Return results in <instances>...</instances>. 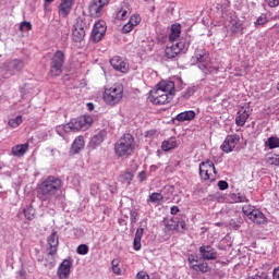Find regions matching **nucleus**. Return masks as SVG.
Here are the masks:
<instances>
[{
	"mask_svg": "<svg viewBox=\"0 0 279 279\" xmlns=\"http://www.w3.org/2000/svg\"><path fill=\"white\" fill-rule=\"evenodd\" d=\"M169 94V92L165 90V89H156V92L151 95V99H156V97H162L165 95Z\"/></svg>",
	"mask_w": 279,
	"mask_h": 279,
	"instance_id": "49530a36",
	"label": "nucleus"
},
{
	"mask_svg": "<svg viewBox=\"0 0 279 279\" xmlns=\"http://www.w3.org/2000/svg\"><path fill=\"white\" fill-rule=\"evenodd\" d=\"M229 197L230 199H232V202H234L235 204H239V194L231 193Z\"/></svg>",
	"mask_w": 279,
	"mask_h": 279,
	"instance_id": "052dcab7",
	"label": "nucleus"
},
{
	"mask_svg": "<svg viewBox=\"0 0 279 279\" xmlns=\"http://www.w3.org/2000/svg\"><path fill=\"white\" fill-rule=\"evenodd\" d=\"M64 52L62 50H58L51 58L50 61V75L51 77H60L62 75V71L64 69Z\"/></svg>",
	"mask_w": 279,
	"mask_h": 279,
	"instance_id": "39448f33",
	"label": "nucleus"
},
{
	"mask_svg": "<svg viewBox=\"0 0 279 279\" xmlns=\"http://www.w3.org/2000/svg\"><path fill=\"white\" fill-rule=\"evenodd\" d=\"M196 60L201 64L206 63L210 60V54L206 52V50H203L202 52L196 54Z\"/></svg>",
	"mask_w": 279,
	"mask_h": 279,
	"instance_id": "2f4dec72",
	"label": "nucleus"
},
{
	"mask_svg": "<svg viewBox=\"0 0 279 279\" xmlns=\"http://www.w3.org/2000/svg\"><path fill=\"white\" fill-rule=\"evenodd\" d=\"M165 197L160 193H153L147 198V204H158L159 202H162Z\"/></svg>",
	"mask_w": 279,
	"mask_h": 279,
	"instance_id": "7c9ffc66",
	"label": "nucleus"
},
{
	"mask_svg": "<svg viewBox=\"0 0 279 279\" xmlns=\"http://www.w3.org/2000/svg\"><path fill=\"white\" fill-rule=\"evenodd\" d=\"M267 145L270 149H277L279 147V138L271 136L267 140Z\"/></svg>",
	"mask_w": 279,
	"mask_h": 279,
	"instance_id": "f704fd0d",
	"label": "nucleus"
},
{
	"mask_svg": "<svg viewBox=\"0 0 279 279\" xmlns=\"http://www.w3.org/2000/svg\"><path fill=\"white\" fill-rule=\"evenodd\" d=\"M219 69L214 68V66H207V69L203 70L204 75H210L211 73H217Z\"/></svg>",
	"mask_w": 279,
	"mask_h": 279,
	"instance_id": "3c124183",
	"label": "nucleus"
},
{
	"mask_svg": "<svg viewBox=\"0 0 279 279\" xmlns=\"http://www.w3.org/2000/svg\"><path fill=\"white\" fill-rule=\"evenodd\" d=\"M62 181L60 178L54 175L47 177L41 183L37 186V197L40 202H51L58 191L62 190Z\"/></svg>",
	"mask_w": 279,
	"mask_h": 279,
	"instance_id": "f257e3e1",
	"label": "nucleus"
},
{
	"mask_svg": "<svg viewBox=\"0 0 279 279\" xmlns=\"http://www.w3.org/2000/svg\"><path fill=\"white\" fill-rule=\"evenodd\" d=\"M112 271L117 274V276H121V268H119V266H113Z\"/></svg>",
	"mask_w": 279,
	"mask_h": 279,
	"instance_id": "0e129e2a",
	"label": "nucleus"
},
{
	"mask_svg": "<svg viewBox=\"0 0 279 279\" xmlns=\"http://www.w3.org/2000/svg\"><path fill=\"white\" fill-rule=\"evenodd\" d=\"M247 119H250V113H247V110L242 108L238 111V114L235 117V124L238 125V128H243Z\"/></svg>",
	"mask_w": 279,
	"mask_h": 279,
	"instance_id": "412c9836",
	"label": "nucleus"
},
{
	"mask_svg": "<svg viewBox=\"0 0 279 279\" xmlns=\"http://www.w3.org/2000/svg\"><path fill=\"white\" fill-rule=\"evenodd\" d=\"M134 147V136L126 133L114 144V151L120 158H122L123 156H132Z\"/></svg>",
	"mask_w": 279,
	"mask_h": 279,
	"instance_id": "7ed1b4c3",
	"label": "nucleus"
},
{
	"mask_svg": "<svg viewBox=\"0 0 279 279\" xmlns=\"http://www.w3.org/2000/svg\"><path fill=\"white\" fill-rule=\"evenodd\" d=\"M254 210H256V207L252 206V205H244L242 207V213L244 215H246V217H251L252 216V213H254Z\"/></svg>",
	"mask_w": 279,
	"mask_h": 279,
	"instance_id": "4c0bfd02",
	"label": "nucleus"
},
{
	"mask_svg": "<svg viewBox=\"0 0 279 279\" xmlns=\"http://www.w3.org/2000/svg\"><path fill=\"white\" fill-rule=\"evenodd\" d=\"M32 31V22H22L20 24V32H29Z\"/></svg>",
	"mask_w": 279,
	"mask_h": 279,
	"instance_id": "37998d69",
	"label": "nucleus"
},
{
	"mask_svg": "<svg viewBox=\"0 0 279 279\" xmlns=\"http://www.w3.org/2000/svg\"><path fill=\"white\" fill-rule=\"evenodd\" d=\"M266 23H267V17L260 15V16L257 17L254 25H255V27H258V25H266Z\"/></svg>",
	"mask_w": 279,
	"mask_h": 279,
	"instance_id": "de8ad7c7",
	"label": "nucleus"
},
{
	"mask_svg": "<svg viewBox=\"0 0 279 279\" xmlns=\"http://www.w3.org/2000/svg\"><path fill=\"white\" fill-rule=\"evenodd\" d=\"M16 279H26L25 270H20Z\"/></svg>",
	"mask_w": 279,
	"mask_h": 279,
	"instance_id": "69168bd1",
	"label": "nucleus"
},
{
	"mask_svg": "<svg viewBox=\"0 0 279 279\" xmlns=\"http://www.w3.org/2000/svg\"><path fill=\"white\" fill-rule=\"evenodd\" d=\"M120 178L124 184H131L132 180H134V174L132 172H125Z\"/></svg>",
	"mask_w": 279,
	"mask_h": 279,
	"instance_id": "c9c22d12",
	"label": "nucleus"
},
{
	"mask_svg": "<svg viewBox=\"0 0 279 279\" xmlns=\"http://www.w3.org/2000/svg\"><path fill=\"white\" fill-rule=\"evenodd\" d=\"M187 262L190 264V267H193V265H195V263H199V256H197L195 254H190L187 256Z\"/></svg>",
	"mask_w": 279,
	"mask_h": 279,
	"instance_id": "c03bdc74",
	"label": "nucleus"
},
{
	"mask_svg": "<svg viewBox=\"0 0 279 279\" xmlns=\"http://www.w3.org/2000/svg\"><path fill=\"white\" fill-rule=\"evenodd\" d=\"M129 23L133 26L136 27L141 23V15L138 14H133L131 15Z\"/></svg>",
	"mask_w": 279,
	"mask_h": 279,
	"instance_id": "ea45409f",
	"label": "nucleus"
},
{
	"mask_svg": "<svg viewBox=\"0 0 279 279\" xmlns=\"http://www.w3.org/2000/svg\"><path fill=\"white\" fill-rule=\"evenodd\" d=\"M73 265V262H71L70 259H64L59 268H58V276L60 279H66L69 278L70 274H71V267Z\"/></svg>",
	"mask_w": 279,
	"mask_h": 279,
	"instance_id": "2eb2a0df",
	"label": "nucleus"
},
{
	"mask_svg": "<svg viewBox=\"0 0 279 279\" xmlns=\"http://www.w3.org/2000/svg\"><path fill=\"white\" fill-rule=\"evenodd\" d=\"M110 64L114 71H119L120 73H128L130 66L121 59V57L116 56L110 59Z\"/></svg>",
	"mask_w": 279,
	"mask_h": 279,
	"instance_id": "f8f14e48",
	"label": "nucleus"
},
{
	"mask_svg": "<svg viewBox=\"0 0 279 279\" xmlns=\"http://www.w3.org/2000/svg\"><path fill=\"white\" fill-rule=\"evenodd\" d=\"M175 226L179 232H184V230H186V221L183 219L178 220Z\"/></svg>",
	"mask_w": 279,
	"mask_h": 279,
	"instance_id": "a18cd8bd",
	"label": "nucleus"
},
{
	"mask_svg": "<svg viewBox=\"0 0 279 279\" xmlns=\"http://www.w3.org/2000/svg\"><path fill=\"white\" fill-rule=\"evenodd\" d=\"M4 68L9 75H14V74L23 71V69H25V62H23V60H20V59H14V60L7 62L4 64Z\"/></svg>",
	"mask_w": 279,
	"mask_h": 279,
	"instance_id": "1a4fd4ad",
	"label": "nucleus"
},
{
	"mask_svg": "<svg viewBox=\"0 0 279 279\" xmlns=\"http://www.w3.org/2000/svg\"><path fill=\"white\" fill-rule=\"evenodd\" d=\"M130 215H131V223H136V219L138 217V211L131 210Z\"/></svg>",
	"mask_w": 279,
	"mask_h": 279,
	"instance_id": "4d7b16f0",
	"label": "nucleus"
},
{
	"mask_svg": "<svg viewBox=\"0 0 279 279\" xmlns=\"http://www.w3.org/2000/svg\"><path fill=\"white\" fill-rule=\"evenodd\" d=\"M132 29H134V26L130 22H128L122 27V34H130V32H132Z\"/></svg>",
	"mask_w": 279,
	"mask_h": 279,
	"instance_id": "09e8293b",
	"label": "nucleus"
},
{
	"mask_svg": "<svg viewBox=\"0 0 279 279\" xmlns=\"http://www.w3.org/2000/svg\"><path fill=\"white\" fill-rule=\"evenodd\" d=\"M266 161L268 165H275V167H279V155L267 157Z\"/></svg>",
	"mask_w": 279,
	"mask_h": 279,
	"instance_id": "58836bf2",
	"label": "nucleus"
},
{
	"mask_svg": "<svg viewBox=\"0 0 279 279\" xmlns=\"http://www.w3.org/2000/svg\"><path fill=\"white\" fill-rule=\"evenodd\" d=\"M181 33H182V26L180 24H173L171 27V33L169 35L170 43H175V40L180 38Z\"/></svg>",
	"mask_w": 279,
	"mask_h": 279,
	"instance_id": "a878e982",
	"label": "nucleus"
},
{
	"mask_svg": "<svg viewBox=\"0 0 279 279\" xmlns=\"http://www.w3.org/2000/svg\"><path fill=\"white\" fill-rule=\"evenodd\" d=\"M248 219H251V221H253V223H257L258 226H260V223H265V221H267V217H265V214H263V211H260V209H255L254 213L251 214Z\"/></svg>",
	"mask_w": 279,
	"mask_h": 279,
	"instance_id": "4be33fe9",
	"label": "nucleus"
},
{
	"mask_svg": "<svg viewBox=\"0 0 279 279\" xmlns=\"http://www.w3.org/2000/svg\"><path fill=\"white\" fill-rule=\"evenodd\" d=\"M199 175L202 180H210V182H215V178L217 175V168H215V163L210 160L201 162Z\"/></svg>",
	"mask_w": 279,
	"mask_h": 279,
	"instance_id": "0eeeda50",
	"label": "nucleus"
},
{
	"mask_svg": "<svg viewBox=\"0 0 279 279\" xmlns=\"http://www.w3.org/2000/svg\"><path fill=\"white\" fill-rule=\"evenodd\" d=\"M174 96H175V93L169 92L168 94H165L163 96L156 97L153 100V104H155V106H165L166 104H170L173 100Z\"/></svg>",
	"mask_w": 279,
	"mask_h": 279,
	"instance_id": "a211bd4d",
	"label": "nucleus"
},
{
	"mask_svg": "<svg viewBox=\"0 0 279 279\" xmlns=\"http://www.w3.org/2000/svg\"><path fill=\"white\" fill-rule=\"evenodd\" d=\"M90 29V24L85 17H77L72 28V39L74 43H82L86 38V32Z\"/></svg>",
	"mask_w": 279,
	"mask_h": 279,
	"instance_id": "20e7f679",
	"label": "nucleus"
},
{
	"mask_svg": "<svg viewBox=\"0 0 279 279\" xmlns=\"http://www.w3.org/2000/svg\"><path fill=\"white\" fill-rule=\"evenodd\" d=\"M106 22L98 21L94 24L90 38L93 43H99L106 36Z\"/></svg>",
	"mask_w": 279,
	"mask_h": 279,
	"instance_id": "6e6552de",
	"label": "nucleus"
},
{
	"mask_svg": "<svg viewBox=\"0 0 279 279\" xmlns=\"http://www.w3.org/2000/svg\"><path fill=\"white\" fill-rule=\"evenodd\" d=\"M157 88L158 89H161V90H166V93H175V88H171L169 87V84H167L166 82H161L157 85Z\"/></svg>",
	"mask_w": 279,
	"mask_h": 279,
	"instance_id": "e433bc0d",
	"label": "nucleus"
},
{
	"mask_svg": "<svg viewBox=\"0 0 279 279\" xmlns=\"http://www.w3.org/2000/svg\"><path fill=\"white\" fill-rule=\"evenodd\" d=\"M220 149H222L225 151V154H230V151L234 150V147H232V145L230 143H226V140H225L222 145L220 146Z\"/></svg>",
	"mask_w": 279,
	"mask_h": 279,
	"instance_id": "79ce46f5",
	"label": "nucleus"
},
{
	"mask_svg": "<svg viewBox=\"0 0 279 279\" xmlns=\"http://www.w3.org/2000/svg\"><path fill=\"white\" fill-rule=\"evenodd\" d=\"M136 279H149V275L146 271H140L136 275Z\"/></svg>",
	"mask_w": 279,
	"mask_h": 279,
	"instance_id": "13d9d810",
	"label": "nucleus"
},
{
	"mask_svg": "<svg viewBox=\"0 0 279 279\" xmlns=\"http://www.w3.org/2000/svg\"><path fill=\"white\" fill-rule=\"evenodd\" d=\"M141 247H142L141 240L134 238L133 250H135V252H140Z\"/></svg>",
	"mask_w": 279,
	"mask_h": 279,
	"instance_id": "864d4df0",
	"label": "nucleus"
},
{
	"mask_svg": "<svg viewBox=\"0 0 279 279\" xmlns=\"http://www.w3.org/2000/svg\"><path fill=\"white\" fill-rule=\"evenodd\" d=\"M137 178L141 183L145 182V180H147V172H145V170L141 171L137 174Z\"/></svg>",
	"mask_w": 279,
	"mask_h": 279,
	"instance_id": "6e6d98bb",
	"label": "nucleus"
},
{
	"mask_svg": "<svg viewBox=\"0 0 279 279\" xmlns=\"http://www.w3.org/2000/svg\"><path fill=\"white\" fill-rule=\"evenodd\" d=\"M195 90H197L196 86L187 87L186 90L182 92L181 97L183 99H189L190 97H193V95H195Z\"/></svg>",
	"mask_w": 279,
	"mask_h": 279,
	"instance_id": "473e14b6",
	"label": "nucleus"
},
{
	"mask_svg": "<svg viewBox=\"0 0 279 279\" xmlns=\"http://www.w3.org/2000/svg\"><path fill=\"white\" fill-rule=\"evenodd\" d=\"M82 149H84V136H78L74 140L71 146V151L77 154L78 151H82Z\"/></svg>",
	"mask_w": 279,
	"mask_h": 279,
	"instance_id": "bb28decb",
	"label": "nucleus"
},
{
	"mask_svg": "<svg viewBox=\"0 0 279 279\" xmlns=\"http://www.w3.org/2000/svg\"><path fill=\"white\" fill-rule=\"evenodd\" d=\"M178 147V140L175 137H170L161 143L162 151H171V149H175Z\"/></svg>",
	"mask_w": 279,
	"mask_h": 279,
	"instance_id": "393cba45",
	"label": "nucleus"
},
{
	"mask_svg": "<svg viewBox=\"0 0 279 279\" xmlns=\"http://www.w3.org/2000/svg\"><path fill=\"white\" fill-rule=\"evenodd\" d=\"M191 269H193L194 271H201L202 274H208L210 271V267H208V263L206 262L192 265Z\"/></svg>",
	"mask_w": 279,
	"mask_h": 279,
	"instance_id": "c85d7f7f",
	"label": "nucleus"
},
{
	"mask_svg": "<svg viewBox=\"0 0 279 279\" xmlns=\"http://www.w3.org/2000/svg\"><path fill=\"white\" fill-rule=\"evenodd\" d=\"M73 9V0H62L59 5V13L63 19H66L69 14H71V10Z\"/></svg>",
	"mask_w": 279,
	"mask_h": 279,
	"instance_id": "f3484780",
	"label": "nucleus"
},
{
	"mask_svg": "<svg viewBox=\"0 0 279 279\" xmlns=\"http://www.w3.org/2000/svg\"><path fill=\"white\" fill-rule=\"evenodd\" d=\"M110 0H93L89 4V13L92 16H101V11L105 5H108Z\"/></svg>",
	"mask_w": 279,
	"mask_h": 279,
	"instance_id": "9d476101",
	"label": "nucleus"
},
{
	"mask_svg": "<svg viewBox=\"0 0 279 279\" xmlns=\"http://www.w3.org/2000/svg\"><path fill=\"white\" fill-rule=\"evenodd\" d=\"M199 254L203 260H217V251L211 245H202Z\"/></svg>",
	"mask_w": 279,
	"mask_h": 279,
	"instance_id": "9b49d317",
	"label": "nucleus"
},
{
	"mask_svg": "<svg viewBox=\"0 0 279 279\" xmlns=\"http://www.w3.org/2000/svg\"><path fill=\"white\" fill-rule=\"evenodd\" d=\"M28 149H29V144L27 143L19 144L12 148L11 154L16 158H23L24 154H27Z\"/></svg>",
	"mask_w": 279,
	"mask_h": 279,
	"instance_id": "6ab92c4d",
	"label": "nucleus"
},
{
	"mask_svg": "<svg viewBox=\"0 0 279 279\" xmlns=\"http://www.w3.org/2000/svg\"><path fill=\"white\" fill-rule=\"evenodd\" d=\"M193 119H195V111L189 110V111H183L177 114V117L173 118V121H179V123H184V121H193Z\"/></svg>",
	"mask_w": 279,
	"mask_h": 279,
	"instance_id": "aec40b11",
	"label": "nucleus"
},
{
	"mask_svg": "<svg viewBox=\"0 0 279 279\" xmlns=\"http://www.w3.org/2000/svg\"><path fill=\"white\" fill-rule=\"evenodd\" d=\"M130 4L126 2H123L121 4L120 10L117 11V19L119 21H125V19H128V16H130Z\"/></svg>",
	"mask_w": 279,
	"mask_h": 279,
	"instance_id": "b1692460",
	"label": "nucleus"
},
{
	"mask_svg": "<svg viewBox=\"0 0 279 279\" xmlns=\"http://www.w3.org/2000/svg\"><path fill=\"white\" fill-rule=\"evenodd\" d=\"M226 143H230V147L234 149V147H236V145H239V141H241V138L239 137V135L236 134H232V135H227V137L225 138Z\"/></svg>",
	"mask_w": 279,
	"mask_h": 279,
	"instance_id": "c756f323",
	"label": "nucleus"
},
{
	"mask_svg": "<svg viewBox=\"0 0 279 279\" xmlns=\"http://www.w3.org/2000/svg\"><path fill=\"white\" fill-rule=\"evenodd\" d=\"M23 123V117L17 116L16 118L10 119L8 125L10 128H19Z\"/></svg>",
	"mask_w": 279,
	"mask_h": 279,
	"instance_id": "72a5a7b5",
	"label": "nucleus"
},
{
	"mask_svg": "<svg viewBox=\"0 0 279 279\" xmlns=\"http://www.w3.org/2000/svg\"><path fill=\"white\" fill-rule=\"evenodd\" d=\"M121 99H123V86L121 85L106 89L104 93V101L109 106H117Z\"/></svg>",
	"mask_w": 279,
	"mask_h": 279,
	"instance_id": "423d86ee",
	"label": "nucleus"
},
{
	"mask_svg": "<svg viewBox=\"0 0 279 279\" xmlns=\"http://www.w3.org/2000/svg\"><path fill=\"white\" fill-rule=\"evenodd\" d=\"M77 254L81 256H86L88 254V245L86 244H80L76 248Z\"/></svg>",
	"mask_w": 279,
	"mask_h": 279,
	"instance_id": "a19ab883",
	"label": "nucleus"
},
{
	"mask_svg": "<svg viewBox=\"0 0 279 279\" xmlns=\"http://www.w3.org/2000/svg\"><path fill=\"white\" fill-rule=\"evenodd\" d=\"M107 136H108V131H106L105 129L99 131L96 135H94L90 138V142H89L90 149H97V147H99V145H101V143L106 141Z\"/></svg>",
	"mask_w": 279,
	"mask_h": 279,
	"instance_id": "4468645a",
	"label": "nucleus"
},
{
	"mask_svg": "<svg viewBox=\"0 0 279 279\" xmlns=\"http://www.w3.org/2000/svg\"><path fill=\"white\" fill-rule=\"evenodd\" d=\"M229 186H230V184H228V181L221 180L218 182V189L220 191H227V189H229Z\"/></svg>",
	"mask_w": 279,
	"mask_h": 279,
	"instance_id": "8fccbe9b",
	"label": "nucleus"
},
{
	"mask_svg": "<svg viewBox=\"0 0 279 279\" xmlns=\"http://www.w3.org/2000/svg\"><path fill=\"white\" fill-rule=\"evenodd\" d=\"M239 203H250V199H247L246 195H243L242 193H238V204Z\"/></svg>",
	"mask_w": 279,
	"mask_h": 279,
	"instance_id": "603ef678",
	"label": "nucleus"
},
{
	"mask_svg": "<svg viewBox=\"0 0 279 279\" xmlns=\"http://www.w3.org/2000/svg\"><path fill=\"white\" fill-rule=\"evenodd\" d=\"M48 245H49V254L50 256H54L58 253V245H60V241L58 238V232L52 231L51 234L48 236Z\"/></svg>",
	"mask_w": 279,
	"mask_h": 279,
	"instance_id": "dca6fc26",
	"label": "nucleus"
},
{
	"mask_svg": "<svg viewBox=\"0 0 279 279\" xmlns=\"http://www.w3.org/2000/svg\"><path fill=\"white\" fill-rule=\"evenodd\" d=\"M93 123V117L90 116H81L76 119L71 120L69 123L59 125L56 128L57 134L64 138V134L69 132H80V130H88Z\"/></svg>",
	"mask_w": 279,
	"mask_h": 279,
	"instance_id": "f03ea898",
	"label": "nucleus"
},
{
	"mask_svg": "<svg viewBox=\"0 0 279 279\" xmlns=\"http://www.w3.org/2000/svg\"><path fill=\"white\" fill-rule=\"evenodd\" d=\"M272 278H274V279H279V267L274 269V271H272Z\"/></svg>",
	"mask_w": 279,
	"mask_h": 279,
	"instance_id": "e2e57ef3",
	"label": "nucleus"
},
{
	"mask_svg": "<svg viewBox=\"0 0 279 279\" xmlns=\"http://www.w3.org/2000/svg\"><path fill=\"white\" fill-rule=\"evenodd\" d=\"M87 108L90 112H93V110H95V104L93 102H87Z\"/></svg>",
	"mask_w": 279,
	"mask_h": 279,
	"instance_id": "338daca9",
	"label": "nucleus"
},
{
	"mask_svg": "<svg viewBox=\"0 0 279 279\" xmlns=\"http://www.w3.org/2000/svg\"><path fill=\"white\" fill-rule=\"evenodd\" d=\"M184 47H186V44L179 41L175 46L166 48L165 56L168 60H173V58H178V53H180Z\"/></svg>",
	"mask_w": 279,
	"mask_h": 279,
	"instance_id": "ddd939ff",
	"label": "nucleus"
},
{
	"mask_svg": "<svg viewBox=\"0 0 279 279\" xmlns=\"http://www.w3.org/2000/svg\"><path fill=\"white\" fill-rule=\"evenodd\" d=\"M267 3L269 8H278L279 7V0H267Z\"/></svg>",
	"mask_w": 279,
	"mask_h": 279,
	"instance_id": "bf43d9fd",
	"label": "nucleus"
},
{
	"mask_svg": "<svg viewBox=\"0 0 279 279\" xmlns=\"http://www.w3.org/2000/svg\"><path fill=\"white\" fill-rule=\"evenodd\" d=\"M145 232V229L143 228H137L136 232H135V238L134 239H137V240H141L143 239V233Z\"/></svg>",
	"mask_w": 279,
	"mask_h": 279,
	"instance_id": "5fc2aeb1",
	"label": "nucleus"
},
{
	"mask_svg": "<svg viewBox=\"0 0 279 279\" xmlns=\"http://www.w3.org/2000/svg\"><path fill=\"white\" fill-rule=\"evenodd\" d=\"M23 214L25 219H27L28 221H33V219H35L36 217V209H34V206L27 205L26 207H24Z\"/></svg>",
	"mask_w": 279,
	"mask_h": 279,
	"instance_id": "cd10ccee",
	"label": "nucleus"
},
{
	"mask_svg": "<svg viewBox=\"0 0 279 279\" xmlns=\"http://www.w3.org/2000/svg\"><path fill=\"white\" fill-rule=\"evenodd\" d=\"M207 66H208V65H206L205 63L198 64V69H199L201 71H203V72L206 71Z\"/></svg>",
	"mask_w": 279,
	"mask_h": 279,
	"instance_id": "774afa93",
	"label": "nucleus"
},
{
	"mask_svg": "<svg viewBox=\"0 0 279 279\" xmlns=\"http://www.w3.org/2000/svg\"><path fill=\"white\" fill-rule=\"evenodd\" d=\"M170 213L171 215H178L180 213V208L178 206H172Z\"/></svg>",
	"mask_w": 279,
	"mask_h": 279,
	"instance_id": "680f3d73",
	"label": "nucleus"
},
{
	"mask_svg": "<svg viewBox=\"0 0 279 279\" xmlns=\"http://www.w3.org/2000/svg\"><path fill=\"white\" fill-rule=\"evenodd\" d=\"M243 29H245V26H243V23H241V21H233L231 23V36H243Z\"/></svg>",
	"mask_w": 279,
	"mask_h": 279,
	"instance_id": "5701e85b",
	"label": "nucleus"
}]
</instances>
